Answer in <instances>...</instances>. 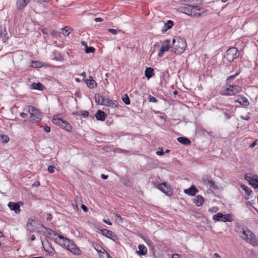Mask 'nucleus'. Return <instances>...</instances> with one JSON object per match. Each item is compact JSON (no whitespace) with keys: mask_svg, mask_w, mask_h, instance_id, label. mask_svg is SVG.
<instances>
[{"mask_svg":"<svg viewBox=\"0 0 258 258\" xmlns=\"http://www.w3.org/2000/svg\"><path fill=\"white\" fill-rule=\"evenodd\" d=\"M239 236L246 242L253 246H258V241L255 234L246 228H242L238 231Z\"/></svg>","mask_w":258,"mask_h":258,"instance_id":"obj_1","label":"nucleus"},{"mask_svg":"<svg viewBox=\"0 0 258 258\" xmlns=\"http://www.w3.org/2000/svg\"><path fill=\"white\" fill-rule=\"evenodd\" d=\"M186 47V43L185 39L177 38L172 40L171 46V51L176 54L182 53Z\"/></svg>","mask_w":258,"mask_h":258,"instance_id":"obj_2","label":"nucleus"},{"mask_svg":"<svg viewBox=\"0 0 258 258\" xmlns=\"http://www.w3.org/2000/svg\"><path fill=\"white\" fill-rule=\"evenodd\" d=\"M24 110L30 113V121L31 123H36L41 120L42 118V114L35 107L28 105L26 107Z\"/></svg>","mask_w":258,"mask_h":258,"instance_id":"obj_3","label":"nucleus"},{"mask_svg":"<svg viewBox=\"0 0 258 258\" xmlns=\"http://www.w3.org/2000/svg\"><path fill=\"white\" fill-rule=\"evenodd\" d=\"M58 238L62 240L64 245H67V248L70 251L77 255L80 254V250L79 247L71 240L60 235H59Z\"/></svg>","mask_w":258,"mask_h":258,"instance_id":"obj_4","label":"nucleus"},{"mask_svg":"<svg viewBox=\"0 0 258 258\" xmlns=\"http://www.w3.org/2000/svg\"><path fill=\"white\" fill-rule=\"evenodd\" d=\"M239 56L238 50L235 47L229 48L226 52L225 58L229 62L232 61Z\"/></svg>","mask_w":258,"mask_h":258,"instance_id":"obj_5","label":"nucleus"},{"mask_svg":"<svg viewBox=\"0 0 258 258\" xmlns=\"http://www.w3.org/2000/svg\"><path fill=\"white\" fill-rule=\"evenodd\" d=\"M242 90V87L237 85H229V87L226 88L222 95L232 96L240 92Z\"/></svg>","mask_w":258,"mask_h":258,"instance_id":"obj_6","label":"nucleus"},{"mask_svg":"<svg viewBox=\"0 0 258 258\" xmlns=\"http://www.w3.org/2000/svg\"><path fill=\"white\" fill-rule=\"evenodd\" d=\"M244 179L248 181L254 188H258V176L257 175L247 173L244 175Z\"/></svg>","mask_w":258,"mask_h":258,"instance_id":"obj_7","label":"nucleus"},{"mask_svg":"<svg viewBox=\"0 0 258 258\" xmlns=\"http://www.w3.org/2000/svg\"><path fill=\"white\" fill-rule=\"evenodd\" d=\"M157 188L167 196H170L172 194L171 188L166 182L158 184Z\"/></svg>","mask_w":258,"mask_h":258,"instance_id":"obj_8","label":"nucleus"},{"mask_svg":"<svg viewBox=\"0 0 258 258\" xmlns=\"http://www.w3.org/2000/svg\"><path fill=\"white\" fill-rule=\"evenodd\" d=\"M202 181L205 185H209L213 188H217V186L211 176L208 175L203 176Z\"/></svg>","mask_w":258,"mask_h":258,"instance_id":"obj_9","label":"nucleus"},{"mask_svg":"<svg viewBox=\"0 0 258 258\" xmlns=\"http://www.w3.org/2000/svg\"><path fill=\"white\" fill-rule=\"evenodd\" d=\"M170 40H166L163 42L162 46L160 48V50L158 53V56L159 57H162L164 52L167 51L169 49L170 46Z\"/></svg>","mask_w":258,"mask_h":258,"instance_id":"obj_10","label":"nucleus"},{"mask_svg":"<svg viewBox=\"0 0 258 258\" xmlns=\"http://www.w3.org/2000/svg\"><path fill=\"white\" fill-rule=\"evenodd\" d=\"M190 13H191L192 17H200L201 16L202 14L204 13V11L203 9L198 6H192Z\"/></svg>","mask_w":258,"mask_h":258,"instance_id":"obj_11","label":"nucleus"},{"mask_svg":"<svg viewBox=\"0 0 258 258\" xmlns=\"http://www.w3.org/2000/svg\"><path fill=\"white\" fill-rule=\"evenodd\" d=\"M20 203L21 202H20ZM8 207L11 210L15 211L16 214L20 213L21 210L19 203L9 202L8 204Z\"/></svg>","mask_w":258,"mask_h":258,"instance_id":"obj_12","label":"nucleus"},{"mask_svg":"<svg viewBox=\"0 0 258 258\" xmlns=\"http://www.w3.org/2000/svg\"><path fill=\"white\" fill-rule=\"evenodd\" d=\"M222 110L225 116V118L226 119H230L233 113L232 107L230 106H228L222 109Z\"/></svg>","mask_w":258,"mask_h":258,"instance_id":"obj_13","label":"nucleus"},{"mask_svg":"<svg viewBox=\"0 0 258 258\" xmlns=\"http://www.w3.org/2000/svg\"><path fill=\"white\" fill-rule=\"evenodd\" d=\"M108 98H105L102 95L97 94L95 95V101L99 105H105L106 101H107Z\"/></svg>","mask_w":258,"mask_h":258,"instance_id":"obj_14","label":"nucleus"},{"mask_svg":"<svg viewBox=\"0 0 258 258\" xmlns=\"http://www.w3.org/2000/svg\"><path fill=\"white\" fill-rule=\"evenodd\" d=\"M234 102H237L244 106H247L249 104L248 99L246 97L242 96H239L237 100H235Z\"/></svg>","mask_w":258,"mask_h":258,"instance_id":"obj_15","label":"nucleus"},{"mask_svg":"<svg viewBox=\"0 0 258 258\" xmlns=\"http://www.w3.org/2000/svg\"><path fill=\"white\" fill-rule=\"evenodd\" d=\"M35 224V220L29 219L26 225L27 229L29 231H35L37 229Z\"/></svg>","mask_w":258,"mask_h":258,"instance_id":"obj_16","label":"nucleus"},{"mask_svg":"<svg viewBox=\"0 0 258 258\" xmlns=\"http://www.w3.org/2000/svg\"><path fill=\"white\" fill-rule=\"evenodd\" d=\"M198 191V189L194 185L191 186L189 188L185 189L184 191L185 194L190 196H195Z\"/></svg>","mask_w":258,"mask_h":258,"instance_id":"obj_17","label":"nucleus"},{"mask_svg":"<svg viewBox=\"0 0 258 258\" xmlns=\"http://www.w3.org/2000/svg\"><path fill=\"white\" fill-rule=\"evenodd\" d=\"M95 117L98 120L104 121L105 120L106 115L103 111L99 110L97 111Z\"/></svg>","mask_w":258,"mask_h":258,"instance_id":"obj_18","label":"nucleus"},{"mask_svg":"<svg viewBox=\"0 0 258 258\" xmlns=\"http://www.w3.org/2000/svg\"><path fill=\"white\" fill-rule=\"evenodd\" d=\"M204 202V199L201 196H196L194 199V203L198 207L202 206Z\"/></svg>","mask_w":258,"mask_h":258,"instance_id":"obj_19","label":"nucleus"},{"mask_svg":"<svg viewBox=\"0 0 258 258\" xmlns=\"http://www.w3.org/2000/svg\"><path fill=\"white\" fill-rule=\"evenodd\" d=\"M105 106H109L112 108H116L118 106V103L116 100H112L108 98Z\"/></svg>","mask_w":258,"mask_h":258,"instance_id":"obj_20","label":"nucleus"},{"mask_svg":"<svg viewBox=\"0 0 258 258\" xmlns=\"http://www.w3.org/2000/svg\"><path fill=\"white\" fill-rule=\"evenodd\" d=\"M101 233L103 235L105 236L106 237L114 240L113 239V234L112 231H109L107 229H102L101 230Z\"/></svg>","mask_w":258,"mask_h":258,"instance_id":"obj_21","label":"nucleus"},{"mask_svg":"<svg viewBox=\"0 0 258 258\" xmlns=\"http://www.w3.org/2000/svg\"><path fill=\"white\" fill-rule=\"evenodd\" d=\"M177 141L184 145H188L191 143L189 139L187 138L182 137L178 138Z\"/></svg>","mask_w":258,"mask_h":258,"instance_id":"obj_22","label":"nucleus"},{"mask_svg":"<svg viewBox=\"0 0 258 258\" xmlns=\"http://www.w3.org/2000/svg\"><path fill=\"white\" fill-rule=\"evenodd\" d=\"M139 251L138 253L140 255H145L147 252V249L146 247L142 244H140L138 246Z\"/></svg>","mask_w":258,"mask_h":258,"instance_id":"obj_23","label":"nucleus"},{"mask_svg":"<svg viewBox=\"0 0 258 258\" xmlns=\"http://www.w3.org/2000/svg\"><path fill=\"white\" fill-rule=\"evenodd\" d=\"M154 70L151 68H147L145 72V76L149 79L152 77H153L154 75Z\"/></svg>","mask_w":258,"mask_h":258,"instance_id":"obj_24","label":"nucleus"},{"mask_svg":"<svg viewBox=\"0 0 258 258\" xmlns=\"http://www.w3.org/2000/svg\"><path fill=\"white\" fill-rule=\"evenodd\" d=\"M58 115L54 116L52 119V122L55 124L60 126L62 124V123H64V120L58 118Z\"/></svg>","mask_w":258,"mask_h":258,"instance_id":"obj_25","label":"nucleus"},{"mask_svg":"<svg viewBox=\"0 0 258 258\" xmlns=\"http://www.w3.org/2000/svg\"><path fill=\"white\" fill-rule=\"evenodd\" d=\"M88 87L90 88H94L96 86V82L93 80V78L91 76L89 77V79L86 82Z\"/></svg>","mask_w":258,"mask_h":258,"instance_id":"obj_26","label":"nucleus"},{"mask_svg":"<svg viewBox=\"0 0 258 258\" xmlns=\"http://www.w3.org/2000/svg\"><path fill=\"white\" fill-rule=\"evenodd\" d=\"M44 86L40 83H34L31 85V88L35 90H42Z\"/></svg>","mask_w":258,"mask_h":258,"instance_id":"obj_27","label":"nucleus"},{"mask_svg":"<svg viewBox=\"0 0 258 258\" xmlns=\"http://www.w3.org/2000/svg\"><path fill=\"white\" fill-rule=\"evenodd\" d=\"M28 3L24 1V0H18L17 3V8L18 9H22L24 8Z\"/></svg>","mask_w":258,"mask_h":258,"instance_id":"obj_28","label":"nucleus"},{"mask_svg":"<svg viewBox=\"0 0 258 258\" xmlns=\"http://www.w3.org/2000/svg\"><path fill=\"white\" fill-rule=\"evenodd\" d=\"M173 24V22L171 20L168 21L167 23L164 24L162 31L165 32L168 29H170L172 27Z\"/></svg>","mask_w":258,"mask_h":258,"instance_id":"obj_29","label":"nucleus"},{"mask_svg":"<svg viewBox=\"0 0 258 258\" xmlns=\"http://www.w3.org/2000/svg\"><path fill=\"white\" fill-rule=\"evenodd\" d=\"M233 220L232 216L230 214H223L221 221L222 222H231Z\"/></svg>","mask_w":258,"mask_h":258,"instance_id":"obj_30","label":"nucleus"},{"mask_svg":"<svg viewBox=\"0 0 258 258\" xmlns=\"http://www.w3.org/2000/svg\"><path fill=\"white\" fill-rule=\"evenodd\" d=\"M64 123H62V125H60V126L62 127L63 129H65L67 131H70L72 129V126L70 123L67 122L66 121H63Z\"/></svg>","mask_w":258,"mask_h":258,"instance_id":"obj_31","label":"nucleus"},{"mask_svg":"<svg viewBox=\"0 0 258 258\" xmlns=\"http://www.w3.org/2000/svg\"><path fill=\"white\" fill-rule=\"evenodd\" d=\"M192 6H190L188 7H185L182 8V12L187 14V15L191 16L192 14L190 13V10H191Z\"/></svg>","mask_w":258,"mask_h":258,"instance_id":"obj_32","label":"nucleus"},{"mask_svg":"<svg viewBox=\"0 0 258 258\" xmlns=\"http://www.w3.org/2000/svg\"><path fill=\"white\" fill-rule=\"evenodd\" d=\"M222 217L223 214L221 213H218L213 216V219L215 221H221Z\"/></svg>","mask_w":258,"mask_h":258,"instance_id":"obj_33","label":"nucleus"},{"mask_svg":"<svg viewBox=\"0 0 258 258\" xmlns=\"http://www.w3.org/2000/svg\"><path fill=\"white\" fill-rule=\"evenodd\" d=\"M241 187L244 190L245 194L248 196H249L252 192L251 189L244 185H241Z\"/></svg>","mask_w":258,"mask_h":258,"instance_id":"obj_34","label":"nucleus"},{"mask_svg":"<svg viewBox=\"0 0 258 258\" xmlns=\"http://www.w3.org/2000/svg\"><path fill=\"white\" fill-rule=\"evenodd\" d=\"M62 30V34L65 36H68L71 32V29L67 26L63 28Z\"/></svg>","mask_w":258,"mask_h":258,"instance_id":"obj_35","label":"nucleus"},{"mask_svg":"<svg viewBox=\"0 0 258 258\" xmlns=\"http://www.w3.org/2000/svg\"><path fill=\"white\" fill-rule=\"evenodd\" d=\"M238 74V73H236L234 75L229 76L227 79V83H230Z\"/></svg>","mask_w":258,"mask_h":258,"instance_id":"obj_36","label":"nucleus"},{"mask_svg":"<svg viewBox=\"0 0 258 258\" xmlns=\"http://www.w3.org/2000/svg\"><path fill=\"white\" fill-rule=\"evenodd\" d=\"M122 100L125 104L128 105L130 104V100L127 95H125V96L122 97Z\"/></svg>","mask_w":258,"mask_h":258,"instance_id":"obj_37","label":"nucleus"},{"mask_svg":"<svg viewBox=\"0 0 258 258\" xmlns=\"http://www.w3.org/2000/svg\"><path fill=\"white\" fill-rule=\"evenodd\" d=\"M95 50V49L93 47L90 46V47H88L86 49H85V51L87 53H93L94 52Z\"/></svg>","mask_w":258,"mask_h":258,"instance_id":"obj_38","label":"nucleus"},{"mask_svg":"<svg viewBox=\"0 0 258 258\" xmlns=\"http://www.w3.org/2000/svg\"><path fill=\"white\" fill-rule=\"evenodd\" d=\"M32 67L34 68H40L41 67V63L37 61H33L32 62Z\"/></svg>","mask_w":258,"mask_h":258,"instance_id":"obj_39","label":"nucleus"},{"mask_svg":"<svg viewBox=\"0 0 258 258\" xmlns=\"http://www.w3.org/2000/svg\"><path fill=\"white\" fill-rule=\"evenodd\" d=\"M1 138L3 142L5 143H7L9 141V138L6 135H1Z\"/></svg>","mask_w":258,"mask_h":258,"instance_id":"obj_40","label":"nucleus"},{"mask_svg":"<svg viewBox=\"0 0 258 258\" xmlns=\"http://www.w3.org/2000/svg\"><path fill=\"white\" fill-rule=\"evenodd\" d=\"M108 31L113 35H116L118 32L120 31L119 30L114 29H108Z\"/></svg>","mask_w":258,"mask_h":258,"instance_id":"obj_41","label":"nucleus"},{"mask_svg":"<svg viewBox=\"0 0 258 258\" xmlns=\"http://www.w3.org/2000/svg\"><path fill=\"white\" fill-rule=\"evenodd\" d=\"M80 115H82L84 117H87L89 115V112L86 110L82 111H81Z\"/></svg>","mask_w":258,"mask_h":258,"instance_id":"obj_42","label":"nucleus"},{"mask_svg":"<svg viewBox=\"0 0 258 258\" xmlns=\"http://www.w3.org/2000/svg\"><path fill=\"white\" fill-rule=\"evenodd\" d=\"M149 101L150 102H155V103L157 102V99L156 98H155L154 97L151 96H149Z\"/></svg>","mask_w":258,"mask_h":258,"instance_id":"obj_43","label":"nucleus"},{"mask_svg":"<svg viewBox=\"0 0 258 258\" xmlns=\"http://www.w3.org/2000/svg\"><path fill=\"white\" fill-rule=\"evenodd\" d=\"M95 249H96V250L97 251V252H98V253H103V254H104V252L102 251V250L104 251V249H103L101 247L98 246L97 248H96V247H95Z\"/></svg>","mask_w":258,"mask_h":258,"instance_id":"obj_44","label":"nucleus"},{"mask_svg":"<svg viewBox=\"0 0 258 258\" xmlns=\"http://www.w3.org/2000/svg\"><path fill=\"white\" fill-rule=\"evenodd\" d=\"M48 171L50 173H53L54 172V167L53 166H49L48 167Z\"/></svg>","mask_w":258,"mask_h":258,"instance_id":"obj_45","label":"nucleus"},{"mask_svg":"<svg viewBox=\"0 0 258 258\" xmlns=\"http://www.w3.org/2000/svg\"><path fill=\"white\" fill-rule=\"evenodd\" d=\"M218 209L217 207H213L212 208H210L209 210V211L211 213H216L218 211Z\"/></svg>","mask_w":258,"mask_h":258,"instance_id":"obj_46","label":"nucleus"},{"mask_svg":"<svg viewBox=\"0 0 258 258\" xmlns=\"http://www.w3.org/2000/svg\"><path fill=\"white\" fill-rule=\"evenodd\" d=\"M115 219L116 220H117L118 219L119 220L120 222H122L123 220H122V218H121V217L120 216V215L119 214H116L115 215Z\"/></svg>","mask_w":258,"mask_h":258,"instance_id":"obj_47","label":"nucleus"},{"mask_svg":"<svg viewBox=\"0 0 258 258\" xmlns=\"http://www.w3.org/2000/svg\"><path fill=\"white\" fill-rule=\"evenodd\" d=\"M258 141V140H255L249 146V147L251 148H253L257 145V142Z\"/></svg>","mask_w":258,"mask_h":258,"instance_id":"obj_48","label":"nucleus"},{"mask_svg":"<svg viewBox=\"0 0 258 258\" xmlns=\"http://www.w3.org/2000/svg\"><path fill=\"white\" fill-rule=\"evenodd\" d=\"M147 244L149 245H151L152 244V242L149 238H146L144 239Z\"/></svg>","mask_w":258,"mask_h":258,"instance_id":"obj_49","label":"nucleus"},{"mask_svg":"<svg viewBox=\"0 0 258 258\" xmlns=\"http://www.w3.org/2000/svg\"><path fill=\"white\" fill-rule=\"evenodd\" d=\"M20 116L22 118H27L28 115L26 113L22 112L20 113Z\"/></svg>","mask_w":258,"mask_h":258,"instance_id":"obj_50","label":"nucleus"},{"mask_svg":"<svg viewBox=\"0 0 258 258\" xmlns=\"http://www.w3.org/2000/svg\"><path fill=\"white\" fill-rule=\"evenodd\" d=\"M43 128L46 133H49L50 132V128L48 126H44Z\"/></svg>","mask_w":258,"mask_h":258,"instance_id":"obj_51","label":"nucleus"},{"mask_svg":"<svg viewBox=\"0 0 258 258\" xmlns=\"http://www.w3.org/2000/svg\"><path fill=\"white\" fill-rule=\"evenodd\" d=\"M156 153L157 155H159V156L163 155L164 154V153L163 151V149H161V151H157Z\"/></svg>","mask_w":258,"mask_h":258,"instance_id":"obj_52","label":"nucleus"},{"mask_svg":"<svg viewBox=\"0 0 258 258\" xmlns=\"http://www.w3.org/2000/svg\"><path fill=\"white\" fill-rule=\"evenodd\" d=\"M240 118L242 119L246 120H248L250 119V117L249 116H244L241 115L240 116Z\"/></svg>","mask_w":258,"mask_h":258,"instance_id":"obj_53","label":"nucleus"},{"mask_svg":"<svg viewBox=\"0 0 258 258\" xmlns=\"http://www.w3.org/2000/svg\"><path fill=\"white\" fill-rule=\"evenodd\" d=\"M212 258H221L220 255L217 253H215L213 254Z\"/></svg>","mask_w":258,"mask_h":258,"instance_id":"obj_54","label":"nucleus"},{"mask_svg":"<svg viewBox=\"0 0 258 258\" xmlns=\"http://www.w3.org/2000/svg\"><path fill=\"white\" fill-rule=\"evenodd\" d=\"M35 1L39 3H42L44 2H48L50 0H34Z\"/></svg>","mask_w":258,"mask_h":258,"instance_id":"obj_55","label":"nucleus"},{"mask_svg":"<svg viewBox=\"0 0 258 258\" xmlns=\"http://www.w3.org/2000/svg\"><path fill=\"white\" fill-rule=\"evenodd\" d=\"M40 185V183L39 181H36L33 184V187H38Z\"/></svg>","mask_w":258,"mask_h":258,"instance_id":"obj_56","label":"nucleus"},{"mask_svg":"<svg viewBox=\"0 0 258 258\" xmlns=\"http://www.w3.org/2000/svg\"><path fill=\"white\" fill-rule=\"evenodd\" d=\"M81 44L82 45L84 46L85 47V49H86L87 47H88V45H87V44L86 42H85L84 41H81Z\"/></svg>","mask_w":258,"mask_h":258,"instance_id":"obj_57","label":"nucleus"},{"mask_svg":"<svg viewBox=\"0 0 258 258\" xmlns=\"http://www.w3.org/2000/svg\"><path fill=\"white\" fill-rule=\"evenodd\" d=\"M94 20L96 22H99L103 21V19L101 18H96Z\"/></svg>","mask_w":258,"mask_h":258,"instance_id":"obj_58","label":"nucleus"},{"mask_svg":"<svg viewBox=\"0 0 258 258\" xmlns=\"http://www.w3.org/2000/svg\"><path fill=\"white\" fill-rule=\"evenodd\" d=\"M81 208L85 211L87 212L88 211V209L87 207L84 205H82Z\"/></svg>","mask_w":258,"mask_h":258,"instance_id":"obj_59","label":"nucleus"},{"mask_svg":"<svg viewBox=\"0 0 258 258\" xmlns=\"http://www.w3.org/2000/svg\"><path fill=\"white\" fill-rule=\"evenodd\" d=\"M202 132H203V134H204L205 133H207L209 135H211V134L212 133V132H207L205 129L202 130Z\"/></svg>","mask_w":258,"mask_h":258,"instance_id":"obj_60","label":"nucleus"},{"mask_svg":"<svg viewBox=\"0 0 258 258\" xmlns=\"http://www.w3.org/2000/svg\"><path fill=\"white\" fill-rule=\"evenodd\" d=\"M172 258H180L179 255L178 254H173L172 255Z\"/></svg>","mask_w":258,"mask_h":258,"instance_id":"obj_61","label":"nucleus"},{"mask_svg":"<svg viewBox=\"0 0 258 258\" xmlns=\"http://www.w3.org/2000/svg\"><path fill=\"white\" fill-rule=\"evenodd\" d=\"M101 177L103 179H107V178H108V175H105V174H102L101 175Z\"/></svg>","mask_w":258,"mask_h":258,"instance_id":"obj_62","label":"nucleus"},{"mask_svg":"<svg viewBox=\"0 0 258 258\" xmlns=\"http://www.w3.org/2000/svg\"><path fill=\"white\" fill-rule=\"evenodd\" d=\"M47 220H50L52 219V216L50 214H47V217L46 218Z\"/></svg>","mask_w":258,"mask_h":258,"instance_id":"obj_63","label":"nucleus"},{"mask_svg":"<svg viewBox=\"0 0 258 258\" xmlns=\"http://www.w3.org/2000/svg\"><path fill=\"white\" fill-rule=\"evenodd\" d=\"M103 221L108 224V225H112V223L111 222H110L109 221H108V220H103Z\"/></svg>","mask_w":258,"mask_h":258,"instance_id":"obj_64","label":"nucleus"}]
</instances>
